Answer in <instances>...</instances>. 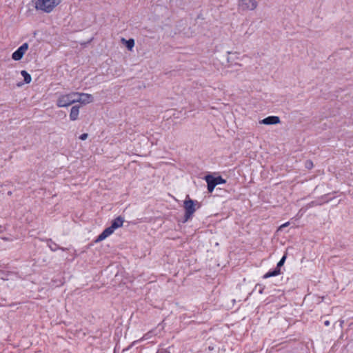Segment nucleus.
<instances>
[{"instance_id": "f257e3e1", "label": "nucleus", "mask_w": 353, "mask_h": 353, "mask_svg": "<svg viewBox=\"0 0 353 353\" xmlns=\"http://www.w3.org/2000/svg\"><path fill=\"white\" fill-rule=\"evenodd\" d=\"M183 207L184 209V215L181 219H179L178 221L185 223L192 219L196 209L201 207V203L196 200L190 199L189 196H188L183 201Z\"/></svg>"}, {"instance_id": "f03ea898", "label": "nucleus", "mask_w": 353, "mask_h": 353, "mask_svg": "<svg viewBox=\"0 0 353 353\" xmlns=\"http://www.w3.org/2000/svg\"><path fill=\"white\" fill-rule=\"evenodd\" d=\"M203 179L207 183L208 192L212 194L215 187L220 184L226 183L227 181L217 173H209L206 174Z\"/></svg>"}, {"instance_id": "7ed1b4c3", "label": "nucleus", "mask_w": 353, "mask_h": 353, "mask_svg": "<svg viewBox=\"0 0 353 353\" xmlns=\"http://www.w3.org/2000/svg\"><path fill=\"white\" fill-rule=\"evenodd\" d=\"M32 2L37 10L50 13L61 3V0H32Z\"/></svg>"}, {"instance_id": "20e7f679", "label": "nucleus", "mask_w": 353, "mask_h": 353, "mask_svg": "<svg viewBox=\"0 0 353 353\" xmlns=\"http://www.w3.org/2000/svg\"><path fill=\"white\" fill-rule=\"evenodd\" d=\"M79 92H70L67 94H61L57 101V105L59 108L68 107L77 102Z\"/></svg>"}, {"instance_id": "39448f33", "label": "nucleus", "mask_w": 353, "mask_h": 353, "mask_svg": "<svg viewBox=\"0 0 353 353\" xmlns=\"http://www.w3.org/2000/svg\"><path fill=\"white\" fill-rule=\"evenodd\" d=\"M258 3L256 0H240L239 8L242 11L254 10L257 7Z\"/></svg>"}, {"instance_id": "423d86ee", "label": "nucleus", "mask_w": 353, "mask_h": 353, "mask_svg": "<svg viewBox=\"0 0 353 353\" xmlns=\"http://www.w3.org/2000/svg\"><path fill=\"white\" fill-rule=\"evenodd\" d=\"M28 43H23L12 54V59L14 61H20L28 50Z\"/></svg>"}, {"instance_id": "0eeeda50", "label": "nucleus", "mask_w": 353, "mask_h": 353, "mask_svg": "<svg viewBox=\"0 0 353 353\" xmlns=\"http://www.w3.org/2000/svg\"><path fill=\"white\" fill-rule=\"evenodd\" d=\"M93 101L94 97L92 94L87 93H79L77 102L85 105L92 103Z\"/></svg>"}, {"instance_id": "6e6552de", "label": "nucleus", "mask_w": 353, "mask_h": 353, "mask_svg": "<svg viewBox=\"0 0 353 353\" xmlns=\"http://www.w3.org/2000/svg\"><path fill=\"white\" fill-rule=\"evenodd\" d=\"M114 232V230L113 228H112L110 225L109 227H107L105 228L103 232L96 238L94 240L95 243H98L100 241H103L107 237L110 236L113 232Z\"/></svg>"}, {"instance_id": "1a4fd4ad", "label": "nucleus", "mask_w": 353, "mask_h": 353, "mask_svg": "<svg viewBox=\"0 0 353 353\" xmlns=\"http://www.w3.org/2000/svg\"><path fill=\"white\" fill-rule=\"evenodd\" d=\"M281 123V119L278 116H268L261 121H260L261 124H264L267 125H276Z\"/></svg>"}, {"instance_id": "9d476101", "label": "nucleus", "mask_w": 353, "mask_h": 353, "mask_svg": "<svg viewBox=\"0 0 353 353\" xmlns=\"http://www.w3.org/2000/svg\"><path fill=\"white\" fill-rule=\"evenodd\" d=\"M124 222V219L121 216H119L112 220L110 223V226L113 228V229L115 230L121 227H122Z\"/></svg>"}, {"instance_id": "9b49d317", "label": "nucleus", "mask_w": 353, "mask_h": 353, "mask_svg": "<svg viewBox=\"0 0 353 353\" xmlns=\"http://www.w3.org/2000/svg\"><path fill=\"white\" fill-rule=\"evenodd\" d=\"M21 74L23 77V81L17 83V86L20 87L23 84H28L32 81L31 75L25 70L21 71Z\"/></svg>"}, {"instance_id": "f8f14e48", "label": "nucleus", "mask_w": 353, "mask_h": 353, "mask_svg": "<svg viewBox=\"0 0 353 353\" xmlns=\"http://www.w3.org/2000/svg\"><path fill=\"white\" fill-rule=\"evenodd\" d=\"M79 108V105H74L72 107L70 113V119L71 121H75L78 119Z\"/></svg>"}, {"instance_id": "ddd939ff", "label": "nucleus", "mask_w": 353, "mask_h": 353, "mask_svg": "<svg viewBox=\"0 0 353 353\" xmlns=\"http://www.w3.org/2000/svg\"><path fill=\"white\" fill-rule=\"evenodd\" d=\"M281 274V270H279L276 267L269 270L263 276V279H268L272 276H276Z\"/></svg>"}, {"instance_id": "4468645a", "label": "nucleus", "mask_w": 353, "mask_h": 353, "mask_svg": "<svg viewBox=\"0 0 353 353\" xmlns=\"http://www.w3.org/2000/svg\"><path fill=\"white\" fill-rule=\"evenodd\" d=\"M121 41L125 45V48L128 50H130V51L132 50V49L134 46V44H135L134 39L130 38L129 39H125L123 38L121 39Z\"/></svg>"}, {"instance_id": "2eb2a0df", "label": "nucleus", "mask_w": 353, "mask_h": 353, "mask_svg": "<svg viewBox=\"0 0 353 353\" xmlns=\"http://www.w3.org/2000/svg\"><path fill=\"white\" fill-rule=\"evenodd\" d=\"M48 245L50 248V249L54 252V251H57V250H61L63 251H65V249L63 248H61L59 245H58L55 242H54L52 239H49L48 241Z\"/></svg>"}, {"instance_id": "dca6fc26", "label": "nucleus", "mask_w": 353, "mask_h": 353, "mask_svg": "<svg viewBox=\"0 0 353 353\" xmlns=\"http://www.w3.org/2000/svg\"><path fill=\"white\" fill-rule=\"evenodd\" d=\"M173 346L165 347V344H161L157 352V353H171V350L173 349Z\"/></svg>"}, {"instance_id": "f3484780", "label": "nucleus", "mask_w": 353, "mask_h": 353, "mask_svg": "<svg viewBox=\"0 0 353 353\" xmlns=\"http://www.w3.org/2000/svg\"><path fill=\"white\" fill-rule=\"evenodd\" d=\"M287 259V253H285L283 256L281 257L280 261L276 264V268H279V270H281V267L283 266L285 261Z\"/></svg>"}, {"instance_id": "a211bd4d", "label": "nucleus", "mask_w": 353, "mask_h": 353, "mask_svg": "<svg viewBox=\"0 0 353 353\" xmlns=\"http://www.w3.org/2000/svg\"><path fill=\"white\" fill-rule=\"evenodd\" d=\"M329 195H330V194H326L321 196V197L318 198L319 201L321 203H322V204L329 202L330 201H331L332 199V197H329Z\"/></svg>"}, {"instance_id": "6ab92c4d", "label": "nucleus", "mask_w": 353, "mask_h": 353, "mask_svg": "<svg viewBox=\"0 0 353 353\" xmlns=\"http://www.w3.org/2000/svg\"><path fill=\"white\" fill-rule=\"evenodd\" d=\"M305 168L310 170L313 168V162L311 160H306L305 162Z\"/></svg>"}, {"instance_id": "aec40b11", "label": "nucleus", "mask_w": 353, "mask_h": 353, "mask_svg": "<svg viewBox=\"0 0 353 353\" xmlns=\"http://www.w3.org/2000/svg\"><path fill=\"white\" fill-rule=\"evenodd\" d=\"M259 288V294H263V290L265 289V286L260 284V283H257L256 285H255V288L254 289H257Z\"/></svg>"}, {"instance_id": "412c9836", "label": "nucleus", "mask_w": 353, "mask_h": 353, "mask_svg": "<svg viewBox=\"0 0 353 353\" xmlns=\"http://www.w3.org/2000/svg\"><path fill=\"white\" fill-rule=\"evenodd\" d=\"M320 205H322V203H321L319 201V199L317 200L313 201L309 203L310 206Z\"/></svg>"}, {"instance_id": "4be33fe9", "label": "nucleus", "mask_w": 353, "mask_h": 353, "mask_svg": "<svg viewBox=\"0 0 353 353\" xmlns=\"http://www.w3.org/2000/svg\"><path fill=\"white\" fill-rule=\"evenodd\" d=\"M88 133H83L79 136V139L82 141H84V140H86L88 139Z\"/></svg>"}, {"instance_id": "5701e85b", "label": "nucleus", "mask_w": 353, "mask_h": 353, "mask_svg": "<svg viewBox=\"0 0 353 353\" xmlns=\"http://www.w3.org/2000/svg\"><path fill=\"white\" fill-rule=\"evenodd\" d=\"M290 225V222H286L283 224H282L280 227H279V230H282L283 228L288 226Z\"/></svg>"}, {"instance_id": "b1692460", "label": "nucleus", "mask_w": 353, "mask_h": 353, "mask_svg": "<svg viewBox=\"0 0 353 353\" xmlns=\"http://www.w3.org/2000/svg\"><path fill=\"white\" fill-rule=\"evenodd\" d=\"M324 325H325V326H329V325H330V321H328V320L325 321H324Z\"/></svg>"}, {"instance_id": "393cba45", "label": "nucleus", "mask_w": 353, "mask_h": 353, "mask_svg": "<svg viewBox=\"0 0 353 353\" xmlns=\"http://www.w3.org/2000/svg\"><path fill=\"white\" fill-rule=\"evenodd\" d=\"M138 341H133V343L131 344V345L128 348L129 349L131 346H132L135 343H137Z\"/></svg>"}, {"instance_id": "a878e982", "label": "nucleus", "mask_w": 353, "mask_h": 353, "mask_svg": "<svg viewBox=\"0 0 353 353\" xmlns=\"http://www.w3.org/2000/svg\"><path fill=\"white\" fill-rule=\"evenodd\" d=\"M227 54H230V52L228 51V52H227Z\"/></svg>"}]
</instances>
